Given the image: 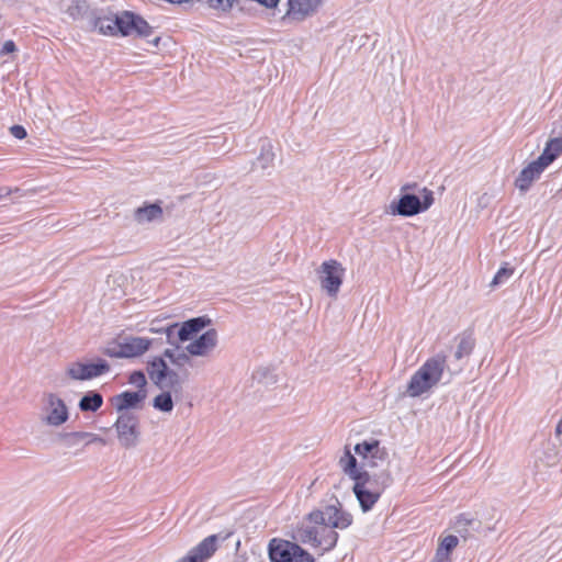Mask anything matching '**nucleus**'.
Returning a JSON list of instances; mask_svg holds the SVG:
<instances>
[{
  "label": "nucleus",
  "mask_w": 562,
  "mask_h": 562,
  "mask_svg": "<svg viewBox=\"0 0 562 562\" xmlns=\"http://www.w3.org/2000/svg\"><path fill=\"white\" fill-rule=\"evenodd\" d=\"M340 471L352 481V492L359 503L362 513L373 509L380 497L392 482L389 471L370 474L359 467L358 458L346 446L338 459Z\"/></svg>",
  "instance_id": "nucleus-1"
},
{
  "label": "nucleus",
  "mask_w": 562,
  "mask_h": 562,
  "mask_svg": "<svg viewBox=\"0 0 562 562\" xmlns=\"http://www.w3.org/2000/svg\"><path fill=\"white\" fill-rule=\"evenodd\" d=\"M150 330L154 334H166L167 337L177 330L179 341L186 344V351L192 358H210L218 345V333L206 316L194 317L181 324L175 323L168 325L166 329L153 325Z\"/></svg>",
  "instance_id": "nucleus-2"
},
{
  "label": "nucleus",
  "mask_w": 562,
  "mask_h": 562,
  "mask_svg": "<svg viewBox=\"0 0 562 562\" xmlns=\"http://www.w3.org/2000/svg\"><path fill=\"white\" fill-rule=\"evenodd\" d=\"M94 29L105 36H148L151 29L142 18L130 12L105 14L94 21Z\"/></svg>",
  "instance_id": "nucleus-3"
},
{
  "label": "nucleus",
  "mask_w": 562,
  "mask_h": 562,
  "mask_svg": "<svg viewBox=\"0 0 562 562\" xmlns=\"http://www.w3.org/2000/svg\"><path fill=\"white\" fill-rule=\"evenodd\" d=\"M317 512L312 510L297 528V539L305 544L322 551L331 550L338 541V532L331 530L321 519H316Z\"/></svg>",
  "instance_id": "nucleus-4"
},
{
  "label": "nucleus",
  "mask_w": 562,
  "mask_h": 562,
  "mask_svg": "<svg viewBox=\"0 0 562 562\" xmlns=\"http://www.w3.org/2000/svg\"><path fill=\"white\" fill-rule=\"evenodd\" d=\"M446 367L443 357H434L428 359L417 371L411 376L406 393L411 397H419L430 392L439 384L442 379Z\"/></svg>",
  "instance_id": "nucleus-5"
},
{
  "label": "nucleus",
  "mask_w": 562,
  "mask_h": 562,
  "mask_svg": "<svg viewBox=\"0 0 562 562\" xmlns=\"http://www.w3.org/2000/svg\"><path fill=\"white\" fill-rule=\"evenodd\" d=\"M70 419V407L57 392H44L38 409L41 425L52 429L61 428Z\"/></svg>",
  "instance_id": "nucleus-6"
},
{
  "label": "nucleus",
  "mask_w": 562,
  "mask_h": 562,
  "mask_svg": "<svg viewBox=\"0 0 562 562\" xmlns=\"http://www.w3.org/2000/svg\"><path fill=\"white\" fill-rule=\"evenodd\" d=\"M434 201V192L423 188L418 195L402 193L397 199L392 200L386 205L385 213L392 216L412 217L429 210Z\"/></svg>",
  "instance_id": "nucleus-7"
},
{
  "label": "nucleus",
  "mask_w": 562,
  "mask_h": 562,
  "mask_svg": "<svg viewBox=\"0 0 562 562\" xmlns=\"http://www.w3.org/2000/svg\"><path fill=\"white\" fill-rule=\"evenodd\" d=\"M110 363L102 358H81L68 362L63 370V379L68 382H83L98 379L110 372Z\"/></svg>",
  "instance_id": "nucleus-8"
},
{
  "label": "nucleus",
  "mask_w": 562,
  "mask_h": 562,
  "mask_svg": "<svg viewBox=\"0 0 562 562\" xmlns=\"http://www.w3.org/2000/svg\"><path fill=\"white\" fill-rule=\"evenodd\" d=\"M151 346V338L128 335L110 342L104 352L112 358L133 359L144 356Z\"/></svg>",
  "instance_id": "nucleus-9"
},
{
  "label": "nucleus",
  "mask_w": 562,
  "mask_h": 562,
  "mask_svg": "<svg viewBox=\"0 0 562 562\" xmlns=\"http://www.w3.org/2000/svg\"><path fill=\"white\" fill-rule=\"evenodd\" d=\"M146 371L150 381L159 389H180V376L168 367L164 355L151 357L147 361Z\"/></svg>",
  "instance_id": "nucleus-10"
},
{
  "label": "nucleus",
  "mask_w": 562,
  "mask_h": 562,
  "mask_svg": "<svg viewBox=\"0 0 562 562\" xmlns=\"http://www.w3.org/2000/svg\"><path fill=\"white\" fill-rule=\"evenodd\" d=\"M269 557L272 562H314L313 555L299 544L272 539L269 543Z\"/></svg>",
  "instance_id": "nucleus-11"
},
{
  "label": "nucleus",
  "mask_w": 562,
  "mask_h": 562,
  "mask_svg": "<svg viewBox=\"0 0 562 562\" xmlns=\"http://www.w3.org/2000/svg\"><path fill=\"white\" fill-rule=\"evenodd\" d=\"M319 284L329 296L336 297L342 285L346 268L336 259L325 260L317 270Z\"/></svg>",
  "instance_id": "nucleus-12"
},
{
  "label": "nucleus",
  "mask_w": 562,
  "mask_h": 562,
  "mask_svg": "<svg viewBox=\"0 0 562 562\" xmlns=\"http://www.w3.org/2000/svg\"><path fill=\"white\" fill-rule=\"evenodd\" d=\"M351 453L360 459L359 467L376 468L384 463L387 459V450L381 442L374 438L366 439L353 447Z\"/></svg>",
  "instance_id": "nucleus-13"
},
{
  "label": "nucleus",
  "mask_w": 562,
  "mask_h": 562,
  "mask_svg": "<svg viewBox=\"0 0 562 562\" xmlns=\"http://www.w3.org/2000/svg\"><path fill=\"white\" fill-rule=\"evenodd\" d=\"M119 443L125 448L131 449L139 442V420L138 417L133 413H121L119 414L113 425Z\"/></svg>",
  "instance_id": "nucleus-14"
},
{
  "label": "nucleus",
  "mask_w": 562,
  "mask_h": 562,
  "mask_svg": "<svg viewBox=\"0 0 562 562\" xmlns=\"http://www.w3.org/2000/svg\"><path fill=\"white\" fill-rule=\"evenodd\" d=\"M318 515L316 519L324 521L331 530H345L353 522L351 513L342 507L341 504L326 505L315 509Z\"/></svg>",
  "instance_id": "nucleus-15"
},
{
  "label": "nucleus",
  "mask_w": 562,
  "mask_h": 562,
  "mask_svg": "<svg viewBox=\"0 0 562 562\" xmlns=\"http://www.w3.org/2000/svg\"><path fill=\"white\" fill-rule=\"evenodd\" d=\"M323 0H288V9L283 16L284 20L302 22L314 15Z\"/></svg>",
  "instance_id": "nucleus-16"
},
{
  "label": "nucleus",
  "mask_w": 562,
  "mask_h": 562,
  "mask_svg": "<svg viewBox=\"0 0 562 562\" xmlns=\"http://www.w3.org/2000/svg\"><path fill=\"white\" fill-rule=\"evenodd\" d=\"M217 542L216 535L209 536L175 562H206L216 552Z\"/></svg>",
  "instance_id": "nucleus-17"
},
{
  "label": "nucleus",
  "mask_w": 562,
  "mask_h": 562,
  "mask_svg": "<svg viewBox=\"0 0 562 562\" xmlns=\"http://www.w3.org/2000/svg\"><path fill=\"white\" fill-rule=\"evenodd\" d=\"M547 168L539 159L530 161L516 177L515 187L522 193L527 192Z\"/></svg>",
  "instance_id": "nucleus-18"
},
{
  "label": "nucleus",
  "mask_w": 562,
  "mask_h": 562,
  "mask_svg": "<svg viewBox=\"0 0 562 562\" xmlns=\"http://www.w3.org/2000/svg\"><path fill=\"white\" fill-rule=\"evenodd\" d=\"M145 397L146 391H126L115 395L112 398V405L114 406L119 414L130 413L128 409L137 407L138 404L145 400Z\"/></svg>",
  "instance_id": "nucleus-19"
},
{
  "label": "nucleus",
  "mask_w": 562,
  "mask_h": 562,
  "mask_svg": "<svg viewBox=\"0 0 562 562\" xmlns=\"http://www.w3.org/2000/svg\"><path fill=\"white\" fill-rule=\"evenodd\" d=\"M162 207L158 203H145L133 212V220L138 225H147L162 218Z\"/></svg>",
  "instance_id": "nucleus-20"
},
{
  "label": "nucleus",
  "mask_w": 562,
  "mask_h": 562,
  "mask_svg": "<svg viewBox=\"0 0 562 562\" xmlns=\"http://www.w3.org/2000/svg\"><path fill=\"white\" fill-rule=\"evenodd\" d=\"M561 154L562 138L553 137L546 143L541 155L537 159H539L544 166L549 167Z\"/></svg>",
  "instance_id": "nucleus-21"
},
{
  "label": "nucleus",
  "mask_w": 562,
  "mask_h": 562,
  "mask_svg": "<svg viewBox=\"0 0 562 562\" xmlns=\"http://www.w3.org/2000/svg\"><path fill=\"white\" fill-rule=\"evenodd\" d=\"M103 405V396L97 391L87 392L78 402V408L82 413H94Z\"/></svg>",
  "instance_id": "nucleus-22"
},
{
  "label": "nucleus",
  "mask_w": 562,
  "mask_h": 562,
  "mask_svg": "<svg viewBox=\"0 0 562 562\" xmlns=\"http://www.w3.org/2000/svg\"><path fill=\"white\" fill-rule=\"evenodd\" d=\"M164 357L176 367H182L187 364L192 358V356L189 355L188 351H186V347L183 348L182 351L168 348L164 351Z\"/></svg>",
  "instance_id": "nucleus-23"
},
{
  "label": "nucleus",
  "mask_w": 562,
  "mask_h": 562,
  "mask_svg": "<svg viewBox=\"0 0 562 562\" xmlns=\"http://www.w3.org/2000/svg\"><path fill=\"white\" fill-rule=\"evenodd\" d=\"M153 406L157 411L170 413L173 409V401L169 391H164L154 397Z\"/></svg>",
  "instance_id": "nucleus-24"
},
{
  "label": "nucleus",
  "mask_w": 562,
  "mask_h": 562,
  "mask_svg": "<svg viewBox=\"0 0 562 562\" xmlns=\"http://www.w3.org/2000/svg\"><path fill=\"white\" fill-rule=\"evenodd\" d=\"M459 538L454 535H447L439 538L437 550L451 555L452 551L458 547Z\"/></svg>",
  "instance_id": "nucleus-25"
},
{
  "label": "nucleus",
  "mask_w": 562,
  "mask_h": 562,
  "mask_svg": "<svg viewBox=\"0 0 562 562\" xmlns=\"http://www.w3.org/2000/svg\"><path fill=\"white\" fill-rule=\"evenodd\" d=\"M513 273L514 269L509 268L507 265L501 267L491 281V286L496 288L504 284L513 276Z\"/></svg>",
  "instance_id": "nucleus-26"
},
{
  "label": "nucleus",
  "mask_w": 562,
  "mask_h": 562,
  "mask_svg": "<svg viewBox=\"0 0 562 562\" xmlns=\"http://www.w3.org/2000/svg\"><path fill=\"white\" fill-rule=\"evenodd\" d=\"M77 437L83 439L85 447L90 446V445H95V443L101 445V446L106 445V440L103 437H101L94 432L81 431V435H77Z\"/></svg>",
  "instance_id": "nucleus-27"
},
{
  "label": "nucleus",
  "mask_w": 562,
  "mask_h": 562,
  "mask_svg": "<svg viewBox=\"0 0 562 562\" xmlns=\"http://www.w3.org/2000/svg\"><path fill=\"white\" fill-rule=\"evenodd\" d=\"M473 347H474V341L472 339H470V338L462 339L459 342L458 348L456 350V358L461 359L465 356H469L472 352Z\"/></svg>",
  "instance_id": "nucleus-28"
},
{
  "label": "nucleus",
  "mask_w": 562,
  "mask_h": 562,
  "mask_svg": "<svg viewBox=\"0 0 562 562\" xmlns=\"http://www.w3.org/2000/svg\"><path fill=\"white\" fill-rule=\"evenodd\" d=\"M128 383L134 387L138 389V391H145L147 380L142 371H134L131 373L128 378Z\"/></svg>",
  "instance_id": "nucleus-29"
},
{
  "label": "nucleus",
  "mask_w": 562,
  "mask_h": 562,
  "mask_svg": "<svg viewBox=\"0 0 562 562\" xmlns=\"http://www.w3.org/2000/svg\"><path fill=\"white\" fill-rule=\"evenodd\" d=\"M77 435H81V431H74L65 435V439L67 440L68 447H75L78 445H83V439L77 437Z\"/></svg>",
  "instance_id": "nucleus-30"
},
{
  "label": "nucleus",
  "mask_w": 562,
  "mask_h": 562,
  "mask_svg": "<svg viewBox=\"0 0 562 562\" xmlns=\"http://www.w3.org/2000/svg\"><path fill=\"white\" fill-rule=\"evenodd\" d=\"M233 1L234 0H209L211 7L223 11L232 8Z\"/></svg>",
  "instance_id": "nucleus-31"
},
{
  "label": "nucleus",
  "mask_w": 562,
  "mask_h": 562,
  "mask_svg": "<svg viewBox=\"0 0 562 562\" xmlns=\"http://www.w3.org/2000/svg\"><path fill=\"white\" fill-rule=\"evenodd\" d=\"M11 134L18 138V139H22L26 136V131L23 126L21 125H13L11 128Z\"/></svg>",
  "instance_id": "nucleus-32"
},
{
  "label": "nucleus",
  "mask_w": 562,
  "mask_h": 562,
  "mask_svg": "<svg viewBox=\"0 0 562 562\" xmlns=\"http://www.w3.org/2000/svg\"><path fill=\"white\" fill-rule=\"evenodd\" d=\"M431 562H451V555L436 550L435 557Z\"/></svg>",
  "instance_id": "nucleus-33"
},
{
  "label": "nucleus",
  "mask_w": 562,
  "mask_h": 562,
  "mask_svg": "<svg viewBox=\"0 0 562 562\" xmlns=\"http://www.w3.org/2000/svg\"><path fill=\"white\" fill-rule=\"evenodd\" d=\"M14 50H15V44L13 43V41H7V42H4V44L0 50V55L10 54V53H13Z\"/></svg>",
  "instance_id": "nucleus-34"
},
{
  "label": "nucleus",
  "mask_w": 562,
  "mask_h": 562,
  "mask_svg": "<svg viewBox=\"0 0 562 562\" xmlns=\"http://www.w3.org/2000/svg\"><path fill=\"white\" fill-rule=\"evenodd\" d=\"M10 193H11V189L10 188H7V187L0 188V200L9 196Z\"/></svg>",
  "instance_id": "nucleus-35"
},
{
  "label": "nucleus",
  "mask_w": 562,
  "mask_h": 562,
  "mask_svg": "<svg viewBox=\"0 0 562 562\" xmlns=\"http://www.w3.org/2000/svg\"><path fill=\"white\" fill-rule=\"evenodd\" d=\"M262 159L266 160L267 164L273 160V153L269 149L267 153L262 154Z\"/></svg>",
  "instance_id": "nucleus-36"
},
{
  "label": "nucleus",
  "mask_w": 562,
  "mask_h": 562,
  "mask_svg": "<svg viewBox=\"0 0 562 562\" xmlns=\"http://www.w3.org/2000/svg\"><path fill=\"white\" fill-rule=\"evenodd\" d=\"M490 200V196L484 193L480 199H479V204L482 205V206H486L487 202Z\"/></svg>",
  "instance_id": "nucleus-37"
},
{
  "label": "nucleus",
  "mask_w": 562,
  "mask_h": 562,
  "mask_svg": "<svg viewBox=\"0 0 562 562\" xmlns=\"http://www.w3.org/2000/svg\"><path fill=\"white\" fill-rule=\"evenodd\" d=\"M157 323H158V321H157V319H153V321L150 322V324H149V331H150V333H153V331L150 330V328H151V326H153V325H154V327H156V328H160V327H159V324H157ZM167 327H168V326H166V327H161V328H162V329H166Z\"/></svg>",
  "instance_id": "nucleus-38"
}]
</instances>
